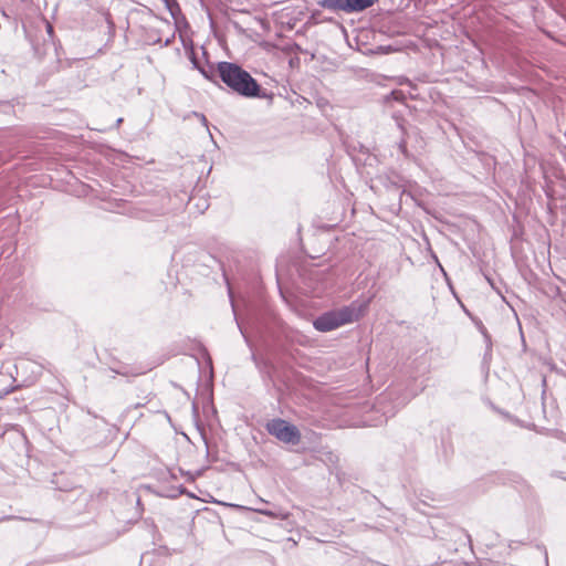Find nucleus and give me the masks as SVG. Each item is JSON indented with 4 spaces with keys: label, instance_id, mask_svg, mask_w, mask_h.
<instances>
[{
    "label": "nucleus",
    "instance_id": "1",
    "mask_svg": "<svg viewBox=\"0 0 566 566\" xmlns=\"http://www.w3.org/2000/svg\"><path fill=\"white\" fill-rule=\"evenodd\" d=\"M217 73L230 90L243 97H271L270 94L262 91L251 74L237 63L221 61L217 64Z\"/></svg>",
    "mask_w": 566,
    "mask_h": 566
},
{
    "label": "nucleus",
    "instance_id": "2",
    "mask_svg": "<svg viewBox=\"0 0 566 566\" xmlns=\"http://www.w3.org/2000/svg\"><path fill=\"white\" fill-rule=\"evenodd\" d=\"M359 308L355 304L322 313L313 321V326L322 333L332 332L340 326L356 322Z\"/></svg>",
    "mask_w": 566,
    "mask_h": 566
},
{
    "label": "nucleus",
    "instance_id": "3",
    "mask_svg": "<svg viewBox=\"0 0 566 566\" xmlns=\"http://www.w3.org/2000/svg\"><path fill=\"white\" fill-rule=\"evenodd\" d=\"M265 429L279 441L292 446L298 444L302 438L298 428L282 418L269 420L265 424Z\"/></svg>",
    "mask_w": 566,
    "mask_h": 566
},
{
    "label": "nucleus",
    "instance_id": "4",
    "mask_svg": "<svg viewBox=\"0 0 566 566\" xmlns=\"http://www.w3.org/2000/svg\"><path fill=\"white\" fill-rule=\"evenodd\" d=\"M378 0H321L318 1V6L333 12L355 13L370 8Z\"/></svg>",
    "mask_w": 566,
    "mask_h": 566
},
{
    "label": "nucleus",
    "instance_id": "5",
    "mask_svg": "<svg viewBox=\"0 0 566 566\" xmlns=\"http://www.w3.org/2000/svg\"><path fill=\"white\" fill-rule=\"evenodd\" d=\"M191 63L193 67L197 69L203 75L205 78L213 83H217L216 73L212 65H208V67L201 66L195 56L191 57Z\"/></svg>",
    "mask_w": 566,
    "mask_h": 566
},
{
    "label": "nucleus",
    "instance_id": "6",
    "mask_svg": "<svg viewBox=\"0 0 566 566\" xmlns=\"http://www.w3.org/2000/svg\"><path fill=\"white\" fill-rule=\"evenodd\" d=\"M255 511L258 513L263 514L269 517H275V518H286L287 517V513L283 512L282 510L273 511V510H269V507H265V509H256Z\"/></svg>",
    "mask_w": 566,
    "mask_h": 566
},
{
    "label": "nucleus",
    "instance_id": "7",
    "mask_svg": "<svg viewBox=\"0 0 566 566\" xmlns=\"http://www.w3.org/2000/svg\"><path fill=\"white\" fill-rule=\"evenodd\" d=\"M385 398L386 397H381L378 401H377V407L380 409V410H385V407L382 406L384 401H385ZM396 413V410H389V411H384V420H379V423H382V422H386L387 419L389 417H392Z\"/></svg>",
    "mask_w": 566,
    "mask_h": 566
},
{
    "label": "nucleus",
    "instance_id": "8",
    "mask_svg": "<svg viewBox=\"0 0 566 566\" xmlns=\"http://www.w3.org/2000/svg\"><path fill=\"white\" fill-rule=\"evenodd\" d=\"M163 2L165 3V7L169 10L172 17L175 15L176 11L180 10L176 0H163Z\"/></svg>",
    "mask_w": 566,
    "mask_h": 566
},
{
    "label": "nucleus",
    "instance_id": "9",
    "mask_svg": "<svg viewBox=\"0 0 566 566\" xmlns=\"http://www.w3.org/2000/svg\"><path fill=\"white\" fill-rule=\"evenodd\" d=\"M391 96L396 101H401L403 98V93L401 91H392Z\"/></svg>",
    "mask_w": 566,
    "mask_h": 566
},
{
    "label": "nucleus",
    "instance_id": "10",
    "mask_svg": "<svg viewBox=\"0 0 566 566\" xmlns=\"http://www.w3.org/2000/svg\"><path fill=\"white\" fill-rule=\"evenodd\" d=\"M399 149L401 150V153H402L403 155H407V148H406V143H405V140H401V142L399 143Z\"/></svg>",
    "mask_w": 566,
    "mask_h": 566
},
{
    "label": "nucleus",
    "instance_id": "11",
    "mask_svg": "<svg viewBox=\"0 0 566 566\" xmlns=\"http://www.w3.org/2000/svg\"><path fill=\"white\" fill-rule=\"evenodd\" d=\"M556 437L562 441L566 442V433L557 431Z\"/></svg>",
    "mask_w": 566,
    "mask_h": 566
},
{
    "label": "nucleus",
    "instance_id": "12",
    "mask_svg": "<svg viewBox=\"0 0 566 566\" xmlns=\"http://www.w3.org/2000/svg\"><path fill=\"white\" fill-rule=\"evenodd\" d=\"M238 327H239V329H240L241 334L243 335V337L247 339L245 332H244V329L242 328V326L240 325V323H238Z\"/></svg>",
    "mask_w": 566,
    "mask_h": 566
},
{
    "label": "nucleus",
    "instance_id": "13",
    "mask_svg": "<svg viewBox=\"0 0 566 566\" xmlns=\"http://www.w3.org/2000/svg\"><path fill=\"white\" fill-rule=\"evenodd\" d=\"M200 122H202L205 125H207V118L205 115H200Z\"/></svg>",
    "mask_w": 566,
    "mask_h": 566
},
{
    "label": "nucleus",
    "instance_id": "14",
    "mask_svg": "<svg viewBox=\"0 0 566 566\" xmlns=\"http://www.w3.org/2000/svg\"><path fill=\"white\" fill-rule=\"evenodd\" d=\"M48 32H49V33H52V32H53V28H52V25H51V24H48Z\"/></svg>",
    "mask_w": 566,
    "mask_h": 566
},
{
    "label": "nucleus",
    "instance_id": "15",
    "mask_svg": "<svg viewBox=\"0 0 566 566\" xmlns=\"http://www.w3.org/2000/svg\"><path fill=\"white\" fill-rule=\"evenodd\" d=\"M122 122H123V118H118V119L116 120V126H118Z\"/></svg>",
    "mask_w": 566,
    "mask_h": 566
},
{
    "label": "nucleus",
    "instance_id": "16",
    "mask_svg": "<svg viewBox=\"0 0 566 566\" xmlns=\"http://www.w3.org/2000/svg\"><path fill=\"white\" fill-rule=\"evenodd\" d=\"M407 402V399H402L400 402H399V406H402Z\"/></svg>",
    "mask_w": 566,
    "mask_h": 566
},
{
    "label": "nucleus",
    "instance_id": "17",
    "mask_svg": "<svg viewBox=\"0 0 566 566\" xmlns=\"http://www.w3.org/2000/svg\"><path fill=\"white\" fill-rule=\"evenodd\" d=\"M488 282L490 283V285H493V282L491 279H488Z\"/></svg>",
    "mask_w": 566,
    "mask_h": 566
},
{
    "label": "nucleus",
    "instance_id": "18",
    "mask_svg": "<svg viewBox=\"0 0 566 566\" xmlns=\"http://www.w3.org/2000/svg\"><path fill=\"white\" fill-rule=\"evenodd\" d=\"M488 282L490 283V285H493V282L491 279H488Z\"/></svg>",
    "mask_w": 566,
    "mask_h": 566
},
{
    "label": "nucleus",
    "instance_id": "19",
    "mask_svg": "<svg viewBox=\"0 0 566 566\" xmlns=\"http://www.w3.org/2000/svg\"><path fill=\"white\" fill-rule=\"evenodd\" d=\"M488 282L490 283V285H493V282L491 279H488Z\"/></svg>",
    "mask_w": 566,
    "mask_h": 566
}]
</instances>
